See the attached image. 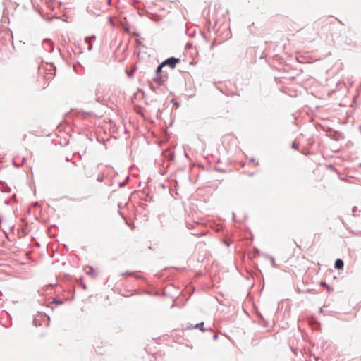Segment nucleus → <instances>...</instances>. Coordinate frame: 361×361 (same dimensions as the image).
Here are the masks:
<instances>
[{"instance_id":"nucleus-2","label":"nucleus","mask_w":361,"mask_h":361,"mask_svg":"<svg viewBox=\"0 0 361 361\" xmlns=\"http://www.w3.org/2000/svg\"><path fill=\"white\" fill-rule=\"evenodd\" d=\"M335 267L338 269H343V262L340 259H336L335 262Z\"/></svg>"},{"instance_id":"nucleus-4","label":"nucleus","mask_w":361,"mask_h":361,"mask_svg":"<svg viewBox=\"0 0 361 361\" xmlns=\"http://www.w3.org/2000/svg\"><path fill=\"white\" fill-rule=\"evenodd\" d=\"M164 66V65H163V63L159 65L158 67H157V73H159V72H161L162 68Z\"/></svg>"},{"instance_id":"nucleus-1","label":"nucleus","mask_w":361,"mask_h":361,"mask_svg":"<svg viewBox=\"0 0 361 361\" xmlns=\"http://www.w3.org/2000/svg\"><path fill=\"white\" fill-rule=\"evenodd\" d=\"M179 61H180L179 59L171 57V58H169V59H166L165 61H164L163 62V65L169 66L171 68H173L176 66V65L178 63H179Z\"/></svg>"},{"instance_id":"nucleus-3","label":"nucleus","mask_w":361,"mask_h":361,"mask_svg":"<svg viewBox=\"0 0 361 361\" xmlns=\"http://www.w3.org/2000/svg\"><path fill=\"white\" fill-rule=\"evenodd\" d=\"M194 327L199 329L202 332L205 331V329H204V322L198 323Z\"/></svg>"}]
</instances>
